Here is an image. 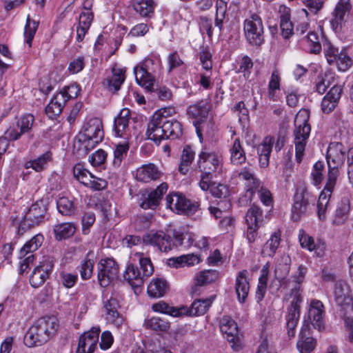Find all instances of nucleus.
Here are the masks:
<instances>
[{"label": "nucleus", "instance_id": "1", "mask_svg": "<svg viewBox=\"0 0 353 353\" xmlns=\"http://www.w3.org/2000/svg\"><path fill=\"white\" fill-rule=\"evenodd\" d=\"M199 176V186L206 192L209 188L210 181L212 180L219 170L223 167V157L216 150L203 147L198 156L196 162Z\"/></svg>", "mask_w": 353, "mask_h": 353}, {"label": "nucleus", "instance_id": "2", "mask_svg": "<svg viewBox=\"0 0 353 353\" xmlns=\"http://www.w3.org/2000/svg\"><path fill=\"white\" fill-rule=\"evenodd\" d=\"M59 327L57 319L47 316L36 320L24 336L28 347L40 346L47 343L57 332Z\"/></svg>", "mask_w": 353, "mask_h": 353}, {"label": "nucleus", "instance_id": "3", "mask_svg": "<svg viewBox=\"0 0 353 353\" xmlns=\"http://www.w3.org/2000/svg\"><path fill=\"white\" fill-rule=\"evenodd\" d=\"M162 63L160 55L152 53L134 68L137 83L148 92L154 90L157 75L161 72Z\"/></svg>", "mask_w": 353, "mask_h": 353}, {"label": "nucleus", "instance_id": "4", "mask_svg": "<svg viewBox=\"0 0 353 353\" xmlns=\"http://www.w3.org/2000/svg\"><path fill=\"white\" fill-rule=\"evenodd\" d=\"M309 117L308 110L302 109L294 119V143L297 163H301L303 158L307 140L310 136L311 128L308 123Z\"/></svg>", "mask_w": 353, "mask_h": 353}, {"label": "nucleus", "instance_id": "5", "mask_svg": "<svg viewBox=\"0 0 353 353\" xmlns=\"http://www.w3.org/2000/svg\"><path fill=\"white\" fill-rule=\"evenodd\" d=\"M135 256L139 258L141 272L138 267L129 264L123 273L125 280L132 288L141 287L145 278L152 275L154 272V268L149 257H145L142 252H137Z\"/></svg>", "mask_w": 353, "mask_h": 353}, {"label": "nucleus", "instance_id": "6", "mask_svg": "<svg viewBox=\"0 0 353 353\" xmlns=\"http://www.w3.org/2000/svg\"><path fill=\"white\" fill-rule=\"evenodd\" d=\"M47 202L44 199H40L33 203L26 212L21 221L17 234L22 236L26 231L39 225L48 219L47 216Z\"/></svg>", "mask_w": 353, "mask_h": 353}, {"label": "nucleus", "instance_id": "7", "mask_svg": "<svg viewBox=\"0 0 353 353\" xmlns=\"http://www.w3.org/2000/svg\"><path fill=\"white\" fill-rule=\"evenodd\" d=\"M346 148L339 142L331 143L327 148L326 159L328 165V172L326 182L336 185L339 174V169L345 162Z\"/></svg>", "mask_w": 353, "mask_h": 353}, {"label": "nucleus", "instance_id": "8", "mask_svg": "<svg viewBox=\"0 0 353 353\" xmlns=\"http://www.w3.org/2000/svg\"><path fill=\"white\" fill-rule=\"evenodd\" d=\"M102 122L97 118L90 119L84 125L83 132L79 135V140L86 150H91L103 139Z\"/></svg>", "mask_w": 353, "mask_h": 353}, {"label": "nucleus", "instance_id": "9", "mask_svg": "<svg viewBox=\"0 0 353 353\" xmlns=\"http://www.w3.org/2000/svg\"><path fill=\"white\" fill-rule=\"evenodd\" d=\"M243 30L246 41L253 46H260L264 43L263 26L261 17L252 14L244 21Z\"/></svg>", "mask_w": 353, "mask_h": 353}, {"label": "nucleus", "instance_id": "10", "mask_svg": "<svg viewBox=\"0 0 353 353\" xmlns=\"http://www.w3.org/2000/svg\"><path fill=\"white\" fill-rule=\"evenodd\" d=\"M166 205L172 211L188 216L194 214L199 207L198 202L188 199L179 193L168 194L166 196Z\"/></svg>", "mask_w": 353, "mask_h": 353}, {"label": "nucleus", "instance_id": "11", "mask_svg": "<svg viewBox=\"0 0 353 353\" xmlns=\"http://www.w3.org/2000/svg\"><path fill=\"white\" fill-rule=\"evenodd\" d=\"M210 108V103L202 100L190 105L187 110L188 117L194 120L193 124L201 142L203 141L201 124L206 121Z\"/></svg>", "mask_w": 353, "mask_h": 353}, {"label": "nucleus", "instance_id": "12", "mask_svg": "<svg viewBox=\"0 0 353 353\" xmlns=\"http://www.w3.org/2000/svg\"><path fill=\"white\" fill-rule=\"evenodd\" d=\"M118 263L111 258L101 259L98 264V279L102 287L109 285L119 278Z\"/></svg>", "mask_w": 353, "mask_h": 353}, {"label": "nucleus", "instance_id": "13", "mask_svg": "<svg viewBox=\"0 0 353 353\" xmlns=\"http://www.w3.org/2000/svg\"><path fill=\"white\" fill-rule=\"evenodd\" d=\"M310 203V195L307 190L303 188H296L291 209V218L294 221H300L307 214Z\"/></svg>", "mask_w": 353, "mask_h": 353}, {"label": "nucleus", "instance_id": "14", "mask_svg": "<svg viewBox=\"0 0 353 353\" xmlns=\"http://www.w3.org/2000/svg\"><path fill=\"white\" fill-rule=\"evenodd\" d=\"M165 111L159 110L154 113L148 123L146 135L148 139L159 143L165 139V125L167 116Z\"/></svg>", "mask_w": 353, "mask_h": 353}, {"label": "nucleus", "instance_id": "15", "mask_svg": "<svg viewBox=\"0 0 353 353\" xmlns=\"http://www.w3.org/2000/svg\"><path fill=\"white\" fill-rule=\"evenodd\" d=\"M54 265V259L50 256H43L39 264L34 269L30 278L33 288L42 285L49 278Z\"/></svg>", "mask_w": 353, "mask_h": 353}, {"label": "nucleus", "instance_id": "16", "mask_svg": "<svg viewBox=\"0 0 353 353\" xmlns=\"http://www.w3.org/2000/svg\"><path fill=\"white\" fill-rule=\"evenodd\" d=\"M220 330L235 351L241 349V340L236 322L229 316H223L220 321Z\"/></svg>", "mask_w": 353, "mask_h": 353}, {"label": "nucleus", "instance_id": "17", "mask_svg": "<svg viewBox=\"0 0 353 353\" xmlns=\"http://www.w3.org/2000/svg\"><path fill=\"white\" fill-rule=\"evenodd\" d=\"M248 225L246 236L248 242L252 243L257 236V230L263 225V211L256 205H252L245 216Z\"/></svg>", "mask_w": 353, "mask_h": 353}, {"label": "nucleus", "instance_id": "18", "mask_svg": "<svg viewBox=\"0 0 353 353\" xmlns=\"http://www.w3.org/2000/svg\"><path fill=\"white\" fill-rule=\"evenodd\" d=\"M334 297L336 304L343 309L353 310V297L350 284L344 280H339L334 284Z\"/></svg>", "mask_w": 353, "mask_h": 353}, {"label": "nucleus", "instance_id": "19", "mask_svg": "<svg viewBox=\"0 0 353 353\" xmlns=\"http://www.w3.org/2000/svg\"><path fill=\"white\" fill-rule=\"evenodd\" d=\"M34 121V116L26 114L21 116L17 121V128L10 127L5 132L11 141L19 140L23 134L29 133Z\"/></svg>", "mask_w": 353, "mask_h": 353}, {"label": "nucleus", "instance_id": "20", "mask_svg": "<svg viewBox=\"0 0 353 353\" xmlns=\"http://www.w3.org/2000/svg\"><path fill=\"white\" fill-rule=\"evenodd\" d=\"M100 332L99 327H93L89 331L82 334L79 339L76 353H93L99 342Z\"/></svg>", "mask_w": 353, "mask_h": 353}, {"label": "nucleus", "instance_id": "21", "mask_svg": "<svg viewBox=\"0 0 353 353\" xmlns=\"http://www.w3.org/2000/svg\"><path fill=\"white\" fill-rule=\"evenodd\" d=\"M143 241L147 245L157 246L162 252H168L172 249V239L163 231H150L143 237Z\"/></svg>", "mask_w": 353, "mask_h": 353}, {"label": "nucleus", "instance_id": "22", "mask_svg": "<svg viewBox=\"0 0 353 353\" xmlns=\"http://www.w3.org/2000/svg\"><path fill=\"white\" fill-rule=\"evenodd\" d=\"M168 190V184L162 183L155 190L142 194L139 205L144 210L155 209L159 204L162 196Z\"/></svg>", "mask_w": 353, "mask_h": 353}, {"label": "nucleus", "instance_id": "23", "mask_svg": "<svg viewBox=\"0 0 353 353\" xmlns=\"http://www.w3.org/2000/svg\"><path fill=\"white\" fill-rule=\"evenodd\" d=\"M325 314L323 303L319 300L312 299L309 305L308 316L313 327L319 331L325 327Z\"/></svg>", "mask_w": 353, "mask_h": 353}, {"label": "nucleus", "instance_id": "24", "mask_svg": "<svg viewBox=\"0 0 353 353\" xmlns=\"http://www.w3.org/2000/svg\"><path fill=\"white\" fill-rule=\"evenodd\" d=\"M130 112L124 108L120 111L114 121L113 130L117 137L128 140L131 138V130L129 127Z\"/></svg>", "mask_w": 353, "mask_h": 353}, {"label": "nucleus", "instance_id": "25", "mask_svg": "<svg viewBox=\"0 0 353 353\" xmlns=\"http://www.w3.org/2000/svg\"><path fill=\"white\" fill-rule=\"evenodd\" d=\"M119 308V301L114 294L103 301V312L105 319L116 326H119L123 323V317L118 312Z\"/></svg>", "mask_w": 353, "mask_h": 353}, {"label": "nucleus", "instance_id": "26", "mask_svg": "<svg viewBox=\"0 0 353 353\" xmlns=\"http://www.w3.org/2000/svg\"><path fill=\"white\" fill-rule=\"evenodd\" d=\"M163 172L155 164L149 163L144 164L136 170L135 178L138 181L148 183L159 179Z\"/></svg>", "mask_w": 353, "mask_h": 353}, {"label": "nucleus", "instance_id": "27", "mask_svg": "<svg viewBox=\"0 0 353 353\" xmlns=\"http://www.w3.org/2000/svg\"><path fill=\"white\" fill-rule=\"evenodd\" d=\"M342 92V85H336L331 88L321 101V110L323 113L329 114L335 109Z\"/></svg>", "mask_w": 353, "mask_h": 353}, {"label": "nucleus", "instance_id": "28", "mask_svg": "<svg viewBox=\"0 0 353 353\" xmlns=\"http://www.w3.org/2000/svg\"><path fill=\"white\" fill-rule=\"evenodd\" d=\"M335 186L336 185L325 183V187L319 195L317 202V216L320 221H324L326 219L327 208Z\"/></svg>", "mask_w": 353, "mask_h": 353}, {"label": "nucleus", "instance_id": "29", "mask_svg": "<svg viewBox=\"0 0 353 353\" xmlns=\"http://www.w3.org/2000/svg\"><path fill=\"white\" fill-rule=\"evenodd\" d=\"M125 70L123 68L114 66L112 69V76L103 81V85L111 92H117L121 88L125 79Z\"/></svg>", "mask_w": 353, "mask_h": 353}, {"label": "nucleus", "instance_id": "30", "mask_svg": "<svg viewBox=\"0 0 353 353\" xmlns=\"http://www.w3.org/2000/svg\"><path fill=\"white\" fill-rule=\"evenodd\" d=\"M93 21V13L89 10H82L78 18V23L76 26L77 37L78 42H81Z\"/></svg>", "mask_w": 353, "mask_h": 353}, {"label": "nucleus", "instance_id": "31", "mask_svg": "<svg viewBox=\"0 0 353 353\" xmlns=\"http://www.w3.org/2000/svg\"><path fill=\"white\" fill-rule=\"evenodd\" d=\"M274 138L272 136H267L262 143L258 146L259 161L261 168H265L269 165L270 157L272 146L274 144Z\"/></svg>", "mask_w": 353, "mask_h": 353}, {"label": "nucleus", "instance_id": "32", "mask_svg": "<svg viewBox=\"0 0 353 353\" xmlns=\"http://www.w3.org/2000/svg\"><path fill=\"white\" fill-rule=\"evenodd\" d=\"M247 274V270H244L239 272L236 277L235 291L240 303L245 301L250 291V284Z\"/></svg>", "mask_w": 353, "mask_h": 353}, {"label": "nucleus", "instance_id": "33", "mask_svg": "<svg viewBox=\"0 0 353 353\" xmlns=\"http://www.w3.org/2000/svg\"><path fill=\"white\" fill-rule=\"evenodd\" d=\"M279 12L282 36L284 39H289L293 34V25L290 21V9L284 5H281Z\"/></svg>", "mask_w": 353, "mask_h": 353}, {"label": "nucleus", "instance_id": "34", "mask_svg": "<svg viewBox=\"0 0 353 353\" xmlns=\"http://www.w3.org/2000/svg\"><path fill=\"white\" fill-rule=\"evenodd\" d=\"M212 303V299H196L192 303L191 307H181L180 309H185L182 315H188L190 316H200L204 314L210 308Z\"/></svg>", "mask_w": 353, "mask_h": 353}, {"label": "nucleus", "instance_id": "35", "mask_svg": "<svg viewBox=\"0 0 353 353\" xmlns=\"http://www.w3.org/2000/svg\"><path fill=\"white\" fill-rule=\"evenodd\" d=\"M238 177L240 180L245 181L248 192L252 196L253 195V189L258 188L261 183L256 177L254 170L250 167L245 166L240 170L238 173Z\"/></svg>", "mask_w": 353, "mask_h": 353}, {"label": "nucleus", "instance_id": "36", "mask_svg": "<svg viewBox=\"0 0 353 353\" xmlns=\"http://www.w3.org/2000/svg\"><path fill=\"white\" fill-rule=\"evenodd\" d=\"M230 162L234 165H240L246 161V154L239 138L234 140L230 148Z\"/></svg>", "mask_w": 353, "mask_h": 353}, {"label": "nucleus", "instance_id": "37", "mask_svg": "<svg viewBox=\"0 0 353 353\" xmlns=\"http://www.w3.org/2000/svg\"><path fill=\"white\" fill-rule=\"evenodd\" d=\"M77 225L72 222L59 223L54 227V237L58 241L68 239L74 235Z\"/></svg>", "mask_w": 353, "mask_h": 353}, {"label": "nucleus", "instance_id": "38", "mask_svg": "<svg viewBox=\"0 0 353 353\" xmlns=\"http://www.w3.org/2000/svg\"><path fill=\"white\" fill-rule=\"evenodd\" d=\"M168 289L167 281L161 278L153 279L148 286L150 296L158 298L163 296Z\"/></svg>", "mask_w": 353, "mask_h": 353}, {"label": "nucleus", "instance_id": "39", "mask_svg": "<svg viewBox=\"0 0 353 353\" xmlns=\"http://www.w3.org/2000/svg\"><path fill=\"white\" fill-rule=\"evenodd\" d=\"M195 157V152L189 145H185L182 151L178 171L183 175L187 174Z\"/></svg>", "mask_w": 353, "mask_h": 353}, {"label": "nucleus", "instance_id": "40", "mask_svg": "<svg viewBox=\"0 0 353 353\" xmlns=\"http://www.w3.org/2000/svg\"><path fill=\"white\" fill-rule=\"evenodd\" d=\"M165 139H176L181 137L183 134V128L181 123L175 119H170L166 117L165 125Z\"/></svg>", "mask_w": 353, "mask_h": 353}, {"label": "nucleus", "instance_id": "41", "mask_svg": "<svg viewBox=\"0 0 353 353\" xmlns=\"http://www.w3.org/2000/svg\"><path fill=\"white\" fill-rule=\"evenodd\" d=\"M44 238L41 234H37L27 241L19 251V258L23 259L28 254H32L40 248L43 242Z\"/></svg>", "mask_w": 353, "mask_h": 353}, {"label": "nucleus", "instance_id": "42", "mask_svg": "<svg viewBox=\"0 0 353 353\" xmlns=\"http://www.w3.org/2000/svg\"><path fill=\"white\" fill-rule=\"evenodd\" d=\"M199 261L200 259L197 255L194 254H188L170 259L168 260V265L170 266L179 268L185 266L194 265L196 263H199Z\"/></svg>", "mask_w": 353, "mask_h": 353}, {"label": "nucleus", "instance_id": "43", "mask_svg": "<svg viewBox=\"0 0 353 353\" xmlns=\"http://www.w3.org/2000/svg\"><path fill=\"white\" fill-rule=\"evenodd\" d=\"M350 211V203L348 200L342 201L337 206L332 224L334 225H341L344 224Z\"/></svg>", "mask_w": 353, "mask_h": 353}, {"label": "nucleus", "instance_id": "44", "mask_svg": "<svg viewBox=\"0 0 353 353\" xmlns=\"http://www.w3.org/2000/svg\"><path fill=\"white\" fill-rule=\"evenodd\" d=\"M280 241L281 232L279 231L274 232L264 244L261 250V255L272 257L280 245Z\"/></svg>", "mask_w": 353, "mask_h": 353}, {"label": "nucleus", "instance_id": "45", "mask_svg": "<svg viewBox=\"0 0 353 353\" xmlns=\"http://www.w3.org/2000/svg\"><path fill=\"white\" fill-rule=\"evenodd\" d=\"M349 4L344 3H337L333 12L334 17L331 21V23L334 30H338L339 29L341 28L344 22V17L346 13L349 11Z\"/></svg>", "mask_w": 353, "mask_h": 353}, {"label": "nucleus", "instance_id": "46", "mask_svg": "<svg viewBox=\"0 0 353 353\" xmlns=\"http://www.w3.org/2000/svg\"><path fill=\"white\" fill-rule=\"evenodd\" d=\"M155 6L153 0H135L133 3L134 10L143 17H151Z\"/></svg>", "mask_w": 353, "mask_h": 353}, {"label": "nucleus", "instance_id": "47", "mask_svg": "<svg viewBox=\"0 0 353 353\" xmlns=\"http://www.w3.org/2000/svg\"><path fill=\"white\" fill-rule=\"evenodd\" d=\"M57 208L59 212L66 216H71L75 214L77 206L72 199L62 196L57 201Z\"/></svg>", "mask_w": 353, "mask_h": 353}, {"label": "nucleus", "instance_id": "48", "mask_svg": "<svg viewBox=\"0 0 353 353\" xmlns=\"http://www.w3.org/2000/svg\"><path fill=\"white\" fill-rule=\"evenodd\" d=\"M52 160V152L48 151L34 160L28 161L25 164V168H32L37 172H41L46 169L48 162Z\"/></svg>", "mask_w": 353, "mask_h": 353}, {"label": "nucleus", "instance_id": "49", "mask_svg": "<svg viewBox=\"0 0 353 353\" xmlns=\"http://www.w3.org/2000/svg\"><path fill=\"white\" fill-rule=\"evenodd\" d=\"M219 277V271L215 270H205L196 274L194 281L196 285L203 286L216 281Z\"/></svg>", "mask_w": 353, "mask_h": 353}, {"label": "nucleus", "instance_id": "50", "mask_svg": "<svg viewBox=\"0 0 353 353\" xmlns=\"http://www.w3.org/2000/svg\"><path fill=\"white\" fill-rule=\"evenodd\" d=\"M291 259L288 255H283L278 261L275 270V278L279 281L283 279L289 273Z\"/></svg>", "mask_w": 353, "mask_h": 353}, {"label": "nucleus", "instance_id": "51", "mask_svg": "<svg viewBox=\"0 0 353 353\" xmlns=\"http://www.w3.org/2000/svg\"><path fill=\"white\" fill-rule=\"evenodd\" d=\"M290 298H292L290 307L288 312L300 313L301 303L303 301L302 297V290L299 284H294L293 288L291 289L290 294Z\"/></svg>", "mask_w": 353, "mask_h": 353}, {"label": "nucleus", "instance_id": "52", "mask_svg": "<svg viewBox=\"0 0 353 353\" xmlns=\"http://www.w3.org/2000/svg\"><path fill=\"white\" fill-rule=\"evenodd\" d=\"M152 308L154 312L167 314L174 317L181 316L183 312L185 311V309L170 306L163 301H159L153 304Z\"/></svg>", "mask_w": 353, "mask_h": 353}, {"label": "nucleus", "instance_id": "53", "mask_svg": "<svg viewBox=\"0 0 353 353\" xmlns=\"http://www.w3.org/2000/svg\"><path fill=\"white\" fill-rule=\"evenodd\" d=\"M226 11L227 3L223 0H216L214 25L219 28V32L223 30V22L226 18Z\"/></svg>", "mask_w": 353, "mask_h": 353}, {"label": "nucleus", "instance_id": "54", "mask_svg": "<svg viewBox=\"0 0 353 353\" xmlns=\"http://www.w3.org/2000/svg\"><path fill=\"white\" fill-rule=\"evenodd\" d=\"M39 24V21L32 20L30 15H28L24 28V37L26 43L29 47L32 46V42L38 29Z\"/></svg>", "mask_w": 353, "mask_h": 353}, {"label": "nucleus", "instance_id": "55", "mask_svg": "<svg viewBox=\"0 0 353 353\" xmlns=\"http://www.w3.org/2000/svg\"><path fill=\"white\" fill-rule=\"evenodd\" d=\"M206 191H210L211 194L217 198H226L230 194L229 187L223 183L210 181L209 188Z\"/></svg>", "mask_w": 353, "mask_h": 353}, {"label": "nucleus", "instance_id": "56", "mask_svg": "<svg viewBox=\"0 0 353 353\" xmlns=\"http://www.w3.org/2000/svg\"><path fill=\"white\" fill-rule=\"evenodd\" d=\"M91 255L92 254L90 252L88 253L79 266L81 277L83 280L89 279L92 275L94 262L90 258Z\"/></svg>", "mask_w": 353, "mask_h": 353}, {"label": "nucleus", "instance_id": "57", "mask_svg": "<svg viewBox=\"0 0 353 353\" xmlns=\"http://www.w3.org/2000/svg\"><path fill=\"white\" fill-rule=\"evenodd\" d=\"M316 345V341L313 337L301 336L299 337L296 347L300 353H310L314 350Z\"/></svg>", "mask_w": 353, "mask_h": 353}, {"label": "nucleus", "instance_id": "58", "mask_svg": "<svg viewBox=\"0 0 353 353\" xmlns=\"http://www.w3.org/2000/svg\"><path fill=\"white\" fill-rule=\"evenodd\" d=\"M300 313L288 312L286 316V329L289 338L294 337L296 334V327L299 321Z\"/></svg>", "mask_w": 353, "mask_h": 353}, {"label": "nucleus", "instance_id": "59", "mask_svg": "<svg viewBox=\"0 0 353 353\" xmlns=\"http://www.w3.org/2000/svg\"><path fill=\"white\" fill-rule=\"evenodd\" d=\"M74 176L85 186L90 184V180L93 174L88 170L84 169L81 164H77L73 169Z\"/></svg>", "mask_w": 353, "mask_h": 353}, {"label": "nucleus", "instance_id": "60", "mask_svg": "<svg viewBox=\"0 0 353 353\" xmlns=\"http://www.w3.org/2000/svg\"><path fill=\"white\" fill-rule=\"evenodd\" d=\"M146 328L155 331L165 332L170 327V323L160 317H152L145 322Z\"/></svg>", "mask_w": 353, "mask_h": 353}, {"label": "nucleus", "instance_id": "61", "mask_svg": "<svg viewBox=\"0 0 353 353\" xmlns=\"http://www.w3.org/2000/svg\"><path fill=\"white\" fill-rule=\"evenodd\" d=\"M129 143L127 141L118 143L114 150V165H120L122 161L127 157Z\"/></svg>", "mask_w": 353, "mask_h": 353}, {"label": "nucleus", "instance_id": "62", "mask_svg": "<svg viewBox=\"0 0 353 353\" xmlns=\"http://www.w3.org/2000/svg\"><path fill=\"white\" fill-rule=\"evenodd\" d=\"M323 170L324 164L322 161H317L313 165L310 174V178L312 179V183L314 185L318 186L321 183L324 178Z\"/></svg>", "mask_w": 353, "mask_h": 353}, {"label": "nucleus", "instance_id": "63", "mask_svg": "<svg viewBox=\"0 0 353 353\" xmlns=\"http://www.w3.org/2000/svg\"><path fill=\"white\" fill-rule=\"evenodd\" d=\"M199 60L203 69L211 70L212 67V53L208 46H201L199 52Z\"/></svg>", "mask_w": 353, "mask_h": 353}, {"label": "nucleus", "instance_id": "64", "mask_svg": "<svg viewBox=\"0 0 353 353\" xmlns=\"http://www.w3.org/2000/svg\"><path fill=\"white\" fill-rule=\"evenodd\" d=\"M304 39L308 43L310 52L315 54L320 52L321 46L316 33L310 32L307 36L304 37Z\"/></svg>", "mask_w": 353, "mask_h": 353}]
</instances>
